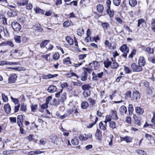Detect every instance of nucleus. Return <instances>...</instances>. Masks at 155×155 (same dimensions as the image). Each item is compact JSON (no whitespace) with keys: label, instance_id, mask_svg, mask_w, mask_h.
<instances>
[{"label":"nucleus","instance_id":"7ed1b4c3","mask_svg":"<svg viewBox=\"0 0 155 155\" xmlns=\"http://www.w3.org/2000/svg\"><path fill=\"white\" fill-rule=\"evenodd\" d=\"M12 27L15 31H20L21 28L20 25L17 22H13L11 24Z\"/></svg>","mask_w":155,"mask_h":155},{"label":"nucleus","instance_id":"5fc2aeb1","mask_svg":"<svg viewBox=\"0 0 155 155\" xmlns=\"http://www.w3.org/2000/svg\"><path fill=\"white\" fill-rule=\"evenodd\" d=\"M146 51L149 54H152L153 53L154 51L152 48L150 47H148L146 49Z\"/></svg>","mask_w":155,"mask_h":155},{"label":"nucleus","instance_id":"bf43d9fd","mask_svg":"<svg viewBox=\"0 0 155 155\" xmlns=\"http://www.w3.org/2000/svg\"><path fill=\"white\" fill-rule=\"evenodd\" d=\"M111 116L109 115H107L106 117L105 120L104 121L106 123H107L108 122H110L111 120Z\"/></svg>","mask_w":155,"mask_h":155},{"label":"nucleus","instance_id":"f03ea898","mask_svg":"<svg viewBox=\"0 0 155 155\" xmlns=\"http://www.w3.org/2000/svg\"><path fill=\"white\" fill-rule=\"evenodd\" d=\"M120 50L122 52L124 53L122 54L124 58H126L127 56V54L129 51L127 45H124L120 48Z\"/></svg>","mask_w":155,"mask_h":155},{"label":"nucleus","instance_id":"a878e982","mask_svg":"<svg viewBox=\"0 0 155 155\" xmlns=\"http://www.w3.org/2000/svg\"><path fill=\"white\" fill-rule=\"evenodd\" d=\"M91 86L89 84H86L83 85L81 87L83 90L85 91L86 90H90L89 89L91 88Z\"/></svg>","mask_w":155,"mask_h":155},{"label":"nucleus","instance_id":"ddd939ff","mask_svg":"<svg viewBox=\"0 0 155 155\" xmlns=\"http://www.w3.org/2000/svg\"><path fill=\"white\" fill-rule=\"evenodd\" d=\"M4 108L6 113L8 114L11 112V108L8 104H6L4 105Z\"/></svg>","mask_w":155,"mask_h":155},{"label":"nucleus","instance_id":"a18cd8bd","mask_svg":"<svg viewBox=\"0 0 155 155\" xmlns=\"http://www.w3.org/2000/svg\"><path fill=\"white\" fill-rule=\"evenodd\" d=\"M63 62L64 64H71V62L70 61L69 57H67L64 59L63 60Z\"/></svg>","mask_w":155,"mask_h":155},{"label":"nucleus","instance_id":"412c9836","mask_svg":"<svg viewBox=\"0 0 155 155\" xmlns=\"http://www.w3.org/2000/svg\"><path fill=\"white\" fill-rule=\"evenodd\" d=\"M101 25L104 30H107L109 28V24L107 22H103Z\"/></svg>","mask_w":155,"mask_h":155},{"label":"nucleus","instance_id":"6e6d98bb","mask_svg":"<svg viewBox=\"0 0 155 155\" xmlns=\"http://www.w3.org/2000/svg\"><path fill=\"white\" fill-rule=\"evenodd\" d=\"M135 119V124L139 126L141 125V123L139 118L137 117L134 118Z\"/></svg>","mask_w":155,"mask_h":155},{"label":"nucleus","instance_id":"7c9ffc66","mask_svg":"<svg viewBox=\"0 0 155 155\" xmlns=\"http://www.w3.org/2000/svg\"><path fill=\"white\" fill-rule=\"evenodd\" d=\"M118 66V64L115 61H114L112 63L111 62V64L110 67L112 69H116Z\"/></svg>","mask_w":155,"mask_h":155},{"label":"nucleus","instance_id":"052dcab7","mask_svg":"<svg viewBox=\"0 0 155 155\" xmlns=\"http://www.w3.org/2000/svg\"><path fill=\"white\" fill-rule=\"evenodd\" d=\"M136 50L133 49L132 52L129 56L128 57L130 58H133V56L136 54Z\"/></svg>","mask_w":155,"mask_h":155},{"label":"nucleus","instance_id":"f257e3e1","mask_svg":"<svg viewBox=\"0 0 155 155\" xmlns=\"http://www.w3.org/2000/svg\"><path fill=\"white\" fill-rule=\"evenodd\" d=\"M133 71L135 72H139L142 71L143 68L142 66L140 65H137L135 63H132L130 66Z\"/></svg>","mask_w":155,"mask_h":155},{"label":"nucleus","instance_id":"1a4fd4ad","mask_svg":"<svg viewBox=\"0 0 155 155\" xmlns=\"http://www.w3.org/2000/svg\"><path fill=\"white\" fill-rule=\"evenodd\" d=\"M119 112L120 115H123L126 114L127 112L126 107L124 105L121 106L119 109Z\"/></svg>","mask_w":155,"mask_h":155},{"label":"nucleus","instance_id":"9b49d317","mask_svg":"<svg viewBox=\"0 0 155 155\" xmlns=\"http://www.w3.org/2000/svg\"><path fill=\"white\" fill-rule=\"evenodd\" d=\"M0 45L1 46L9 45L12 47H13L14 46V45L12 41H8L3 42Z\"/></svg>","mask_w":155,"mask_h":155},{"label":"nucleus","instance_id":"cd10ccee","mask_svg":"<svg viewBox=\"0 0 155 155\" xmlns=\"http://www.w3.org/2000/svg\"><path fill=\"white\" fill-rule=\"evenodd\" d=\"M78 112L77 110V108L75 106H74L72 110H70V114H76V116H78Z\"/></svg>","mask_w":155,"mask_h":155},{"label":"nucleus","instance_id":"69168bd1","mask_svg":"<svg viewBox=\"0 0 155 155\" xmlns=\"http://www.w3.org/2000/svg\"><path fill=\"white\" fill-rule=\"evenodd\" d=\"M61 86L62 88H64L67 87L68 86V84L66 82L63 83H60Z\"/></svg>","mask_w":155,"mask_h":155},{"label":"nucleus","instance_id":"72a5a7b5","mask_svg":"<svg viewBox=\"0 0 155 155\" xmlns=\"http://www.w3.org/2000/svg\"><path fill=\"white\" fill-rule=\"evenodd\" d=\"M28 0H22V2H18L17 3V4L19 6H24L25 4L28 3Z\"/></svg>","mask_w":155,"mask_h":155},{"label":"nucleus","instance_id":"37998d69","mask_svg":"<svg viewBox=\"0 0 155 155\" xmlns=\"http://www.w3.org/2000/svg\"><path fill=\"white\" fill-rule=\"evenodd\" d=\"M149 61L153 64H155V57L149 56L148 57Z\"/></svg>","mask_w":155,"mask_h":155},{"label":"nucleus","instance_id":"9d476101","mask_svg":"<svg viewBox=\"0 0 155 155\" xmlns=\"http://www.w3.org/2000/svg\"><path fill=\"white\" fill-rule=\"evenodd\" d=\"M17 76L15 74H12L8 79V83L11 84L14 83L16 80Z\"/></svg>","mask_w":155,"mask_h":155},{"label":"nucleus","instance_id":"c9c22d12","mask_svg":"<svg viewBox=\"0 0 155 155\" xmlns=\"http://www.w3.org/2000/svg\"><path fill=\"white\" fill-rule=\"evenodd\" d=\"M129 4L131 6L134 7L137 5V1L136 0H130Z\"/></svg>","mask_w":155,"mask_h":155},{"label":"nucleus","instance_id":"de8ad7c7","mask_svg":"<svg viewBox=\"0 0 155 155\" xmlns=\"http://www.w3.org/2000/svg\"><path fill=\"white\" fill-rule=\"evenodd\" d=\"M31 107L32 111L35 112L38 108V105L37 104L33 105L31 104Z\"/></svg>","mask_w":155,"mask_h":155},{"label":"nucleus","instance_id":"2eb2a0df","mask_svg":"<svg viewBox=\"0 0 155 155\" xmlns=\"http://www.w3.org/2000/svg\"><path fill=\"white\" fill-rule=\"evenodd\" d=\"M57 90L56 87L54 85L50 86L48 89V91L49 93H52L56 91Z\"/></svg>","mask_w":155,"mask_h":155},{"label":"nucleus","instance_id":"2f4dec72","mask_svg":"<svg viewBox=\"0 0 155 155\" xmlns=\"http://www.w3.org/2000/svg\"><path fill=\"white\" fill-rule=\"evenodd\" d=\"M88 104L87 101H83L81 104V107L84 109L88 107Z\"/></svg>","mask_w":155,"mask_h":155},{"label":"nucleus","instance_id":"4c0bfd02","mask_svg":"<svg viewBox=\"0 0 155 155\" xmlns=\"http://www.w3.org/2000/svg\"><path fill=\"white\" fill-rule=\"evenodd\" d=\"M77 34L80 36H81L84 33V30L82 28H80L77 30Z\"/></svg>","mask_w":155,"mask_h":155},{"label":"nucleus","instance_id":"ea45409f","mask_svg":"<svg viewBox=\"0 0 155 155\" xmlns=\"http://www.w3.org/2000/svg\"><path fill=\"white\" fill-rule=\"evenodd\" d=\"M14 39L15 41L18 43L21 42V36L19 35H16L14 37Z\"/></svg>","mask_w":155,"mask_h":155},{"label":"nucleus","instance_id":"0e129e2a","mask_svg":"<svg viewBox=\"0 0 155 155\" xmlns=\"http://www.w3.org/2000/svg\"><path fill=\"white\" fill-rule=\"evenodd\" d=\"M113 3L116 6H118L120 3V0H113Z\"/></svg>","mask_w":155,"mask_h":155},{"label":"nucleus","instance_id":"c03bdc74","mask_svg":"<svg viewBox=\"0 0 155 155\" xmlns=\"http://www.w3.org/2000/svg\"><path fill=\"white\" fill-rule=\"evenodd\" d=\"M151 29L155 32V19H153L151 21Z\"/></svg>","mask_w":155,"mask_h":155},{"label":"nucleus","instance_id":"680f3d73","mask_svg":"<svg viewBox=\"0 0 155 155\" xmlns=\"http://www.w3.org/2000/svg\"><path fill=\"white\" fill-rule=\"evenodd\" d=\"M145 23V21L144 20L142 19H140L138 20V24L137 26L139 27L140 25L143 23Z\"/></svg>","mask_w":155,"mask_h":155},{"label":"nucleus","instance_id":"864d4df0","mask_svg":"<svg viewBox=\"0 0 155 155\" xmlns=\"http://www.w3.org/2000/svg\"><path fill=\"white\" fill-rule=\"evenodd\" d=\"M88 100L90 105L93 106L95 104V100L91 98H88Z\"/></svg>","mask_w":155,"mask_h":155},{"label":"nucleus","instance_id":"8fccbe9b","mask_svg":"<svg viewBox=\"0 0 155 155\" xmlns=\"http://www.w3.org/2000/svg\"><path fill=\"white\" fill-rule=\"evenodd\" d=\"M36 29L39 31H42L43 29L40 24H37L35 25Z\"/></svg>","mask_w":155,"mask_h":155},{"label":"nucleus","instance_id":"49530a36","mask_svg":"<svg viewBox=\"0 0 155 155\" xmlns=\"http://www.w3.org/2000/svg\"><path fill=\"white\" fill-rule=\"evenodd\" d=\"M27 110V106L26 105L23 103V104L21 106L20 110L24 111L25 112Z\"/></svg>","mask_w":155,"mask_h":155},{"label":"nucleus","instance_id":"b1692460","mask_svg":"<svg viewBox=\"0 0 155 155\" xmlns=\"http://www.w3.org/2000/svg\"><path fill=\"white\" fill-rule=\"evenodd\" d=\"M66 40L67 41L70 45H73L74 43V41L70 36H67L66 38Z\"/></svg>","mask_w":155,"mask_h":155},{"label":"nucleus","instance_id":"a211bd4d","mask_svg":"<svg viewBox=\"0 0 155 155\" xmlns=\"http://www.w3.org/2000/svg\"><path fill=\"white\" fill-rule=\"evenodd\" d=\"M96 8L97 11L99 13H102L104 9L103 6L102 5L100 4L97 5Z\"/></svg>","mask_w":155,"mask_h":155},{"label":"nucleus","instance_id":"f3484780","mask_svg":"<svg viewBox=\"0 0 155 155\" xmlns=\"http://www.w3.org/2000/svg\"><path fill=\"white\" fill-rule=\"evenodd\" d=\"M111 117L114 120H117L118 117L117 115V113L116 110H112L111 111Z\"/></svg>","mask_w":155,"mask_h":155},{"label":"nucleus","instance_id":"79ce46f5","mask_svg":"<svg viewBox=\"0 0 155 155\" xmlns=\"http://www.w3.org/2000/svg\"><path fill=\"white\" fill-rule=\"evenodd\" d=\"M72 23L71 21H65L63 24L64 27H68L71 25V24Z\"/></svg>","mask_w":155,"mask_h":155},{"label":"nucleus","instance_id":"dca6fc26","mask_svg":"<svg viewBox=\"0 0 155 155\" xmlns=\"http://www.w3.org/2000/svg\"><path fill=\"white\" fill-rule=\"evenodd\" d=\"M43 152V151H41L39 150H36L30 151L28 153V155H35L41 153Z\"/></svg>","mask_w":155,"mask_h":155},{"label":"nucleus","instance_id":"09e8293b","mask_svg":"<svg viewBox=\"0 0 155 155\" xmlns=\"http://www.w3.org/2000/svg\"><path fill=\"white\" fill-rule=\"evenodd\" d=\"M104 67L106 68H108L110 65L111 66V61H109L108 60H107L104 61Z\"/></svg>","mask_w":155,"mask_h":155},{"label":"nucleus","instance_id":"e2e57ef3","mask_svg":"<svg viewBox=\"0 0 155 155\" xmlns=\"http://www.w3.org/2000/svg\"><path fill=\"white\" fill-rule=\"evenodd\" d=\"M26 5V8L28 10H31L32 8V4L31 3H28L25 4Z\"/></svg>","mask_w":155,"mask_h":155},{"label":"nucleus","instance_id":"c85d7f7f","mask_svg":"<svg viewBox=\"0 0 155 155\" xmlns=\"http://www.w3.org/2000/svg\"><path fill=\"white\" fill-rule=\"evenodd\" d=\"M71 143L73 145H78L79 143V140L77 138H74L71 140Z\"/></svg>","mask_w":155,"mask_h":155},{"label":"nucleus","instance_id":"c756f323","mask_svg":"<svg viewBox=\"0 0 155 155\" xmlns=\"http://www.w3.org/2000/svg\"><path fill=\"white\" fill-rule=\"evenodd\" d=\"M91 94L90 90L84 91L83 92V95L84 97H87L90 96Z\"/></svg>","mask_w":155,"mask_h":155},{"label":"nucleus","instance_id":"473e14b6","mask_svg":"<svg viewBox=\"0 0 155 155\" xmlns=\"http://www.w3.org/2000/svg\"><path fill=\"white\" fill-rule=\"evenodd\" d=\"M34 10L36 13H40L42 14H44V11L39 8H36L35 9H34Z\"/></svg>","mask_w":155,"mask_h":155},{"label":"nucleus","instance_id":"0eeeda50","mask_svg":"<svg viewBox=\"0 0 155 155\" xmlns=\"http://www.w3.org/2000/svg\"><path fill=\"white\" fill-rule=\"evenodd\" d=\"M96 138L99 141H101L102 134L101 131L99 129L97 130L96 133L95 134Z\"/></svg>","mask_w":155,"mask_h":155},{"label":"nucleus","instance_id":"338daca9","mask_svg":"<svg viewBox=\"0 0 155 155\" xmlns=\"http://www.w3.org/2000/svg\"><path fill=\"white\" fill-rule=\"evenodd\" d=\"M2 100L4 102H7L8 100V98L4 94H2Z\"/></svg>","mask_w":155,"mask_h":155},{"label":"nucleus","instance_id":"4d7b16f0","mask_svg":"<svg viewBox=\"0 0 155 155\" xmlns=\"http://www.w3.org/2000/svg\"><path fill=\"white\" fill-rule=\"evenodd\" d=\"M59 58V55L58 53H55L53 56V58L55 60H58Z\"/></svg>","mask_w":155,"mask_h":155},{"label":"nucleus","instance_id":"6e6552de","mask_svg":"<svg viewBox=\"0 0 155 155\" xmlns=\"http://www.w3.org/2000/svg\"><path fill=\"white\" fill-rule=\"evenodd\" d=\"M23 117L22 115H19L17 117V124L19 127H22L23 126Z\"/></svg>","mask_w":155,"mask_h":155},{"label":"nucleus","instance_id":"4468645a","mask_svg":"<svg viewBox=\"0 0 155 155\" xmlns=\"http://www.w3.org/2000/svg\"><path fill=\"white\" fill-rule=\"evenodd\" d=\"M145 60L144 58L143 57H140L138 61V64L141 66H143L145 64Z\"/></svg>","mask_w":155,"mask_h":155},{"label":"nucleus","instance_id":"f8f14e48","mask_svg":"<svg viewBox=\"0 0 155 155\" xmlns=\"http://www.w3.org/2000/svg\"><path fill=\"white\" fill-rule=\"evenodd\" d=\"M88 76L87 73L86 71H84L83 72L81 75V79L82 81H86L87 79Z\"/></svg>","mask_w":155,"mask_h":155},{"label":"nucleus","instance_id":"6ab92c4d","mask_svg":"<svg viewBox=\"0 0 155 155\" xmlns=\"http://www.w3.org/2000/svg\"><path fill=\"white\" fill-rule=\"evenodd\" d=\"M121 140L122 141H125L127 143H129L131 142L132 139L130 137L126 136L124 137H121Z\"/></svg>","mask_w":155,"mask_h":155},{"label":"nucleus","instance_id":"603ef678","mask_svg":"<svg viewBox=\"0 0 155 155\" xmlns=\"http://www.w3.org/2000/svg\"><path fill=\"white\" fill-rule=\"evenodd\" d=\"M134 110L133 105L131 104H129L128 107V112L129 114H131Z\"/></svg>","mask_w":155,"mask_h":155},{"label":"nucleus","instance_id":"bb28decb","mask_svg":"<svg viewBox=\"0 0 155 155\" xmlns=\"http://www.w3.org/2000/svg\"><path fill=\"white\" fill-rule=\"evenodd\" d=\"M66 99V94L64 93L61 96L60 101L62 103H64Z\"/></svg>","mask_w":155,"mask_h":155},{"label":"nucleus","instance_id":"58836bf2","mask_svg":"<svg viewBox=\"0 0 155 155\" xmlns=\"http://www.w3.org/2000/svg\"><path fill=\"white\" fill-rule=\"evenodd\" d=\"M106 12L109 15V16L111 18L113 17L114 13L113 10L111 11L110 9H107L106 10Z\"/></svg>","mask_w":155,"mask_h":155},{"label":"nucleus","instance_id":"aec40b11","mask_svg":"<svg viewBox=\"0 0 155 155\" xmlns=\"http://www.w3.org/2000/svg\"><path fill=\"white\" fill-rule=\"evenodd\" d=\"M135 111L137 113L139 114H142L144 112L143 110L140 107H136Z\"/></svg>","mask_w":155,"mask_h":155},{"label":"nucleus","instance_id":"39448f33","mask_svg":"<svg viewBox=\"0 0 155 155\" xmlns=\"http://www.w3.org/2000/svg\"><path fill=\"white\" fill-rule=\"evenodd\" d=\"M50 141L53 143L58 144L59 143L58 139L56 135L55 134H52L50 137Z\"/></svg>","mask_w":155,"mask_h":155},{"label":"nucleus","instance_id":"3c124183","mask_svg":"<svg viewBox=\"0 0 155 155\" xmlns=\"http://www.w3.org/2000/svg\"><path fill=\"white\" fill-rule=\"evenodd\" d=\"M18 21L21 23H23L26 21L25 18V17H21L18 18Z\"/></svg>","mask_w":155,"mask_h":155},{"label":"nucleus","instance_id":"4be33fe9","mask_svg":"<svg viewBox=\"0 0 155 155\" xmlns=\"http://www.w3.org/2000/svg\"><path fill=\"white\" fill-rule=\"evenodd\" d=\"M8 69H11L12 70H17L19 71H25L26 69L23 67H16V68H8Z\"/></svg>","mask_w":155,"mask_h":155},{"label":"nucleus","instance_id":"f704fd0d","mask_svg":"<svg viewBox=\"0 0 155 155\" xmlns=\"http://www.w3.org/2000/svg\"><path fill=\"white\" fill-rule=\"evenodd\" d=\"M109 126L110 128L113 129L114 128H115L116 127V124L114 121H110L109 122Z\"/></svg>","mask_w":155,"mask_h":155},{"label":"nucleus","instance_id":"13d9d810","mask_svg":"<svg viewBox=\"0 0 155 155\" xmlns=\"http://www.w3.org/2000/svg\"><path fill=\"white\" fill-rule=\"evenodd\" d=\"M58 76L57 74H49L46 76L45 78L46 79L51 78L53 77H56Z\"/></svg>","mask_w":155,"mask_h":155},{"label":"nucleus","instance_id":"423d86ee","mask_svg":"<svg viewBox=\"0 0 155 155\" xmlns=\"http://www.w3.org/2000/svg\"><path fill=\"white\" fill-rule=\"evenodd\" d=\"M140 95L138 91H134L132 94L131 98L132 100H137L140 98Z\"/></svg>","mask_w":155,"mask_h":155},{"label":"nucleus","instance_id":"393cba45","mask_svg":"<svg viewBox=\"0 0 155 155\" xmlns=\"http://www.w3.org/2000/svg\"><path fill=\"white\" fill-rule=\"evenodd\" d=\"M50 42L49 40H45L42 41L40 45V47L41 48H45L47 44Z\"/></svg>","mask_w":155,"mask_h":155},{"label":"nucleus","instance_id":"a19ab883","mask_svg":"<svg viewBox=\"0 0 155 155\" xmlns=\"http://www.w3.org/2000/svg\"><path fill=\"white\" fill-rule=\"evenodd\" d=\"M100 128L102 130H106V127H104V123L101 122L99 124Z\"/></svg>","mask_w":155,"mask_h":155},{"label":"nucleus","instance_id":"e433bc0d","mask_svg":"<svg viewBox=\"0 0 155 155\" xmlns=\"http://www.w3.org/2000/svg\"><path fill=\"white\" fill-rule=\"evenodd\" d=\"M124 70L126 73L127 74H130L132 72V70L130 68L126 66H124Z\"/></svg>","mask_w":155,"mask_h":155},{"label":"nucleus","instance_id":"774afa93","mask_svg":"<svg viewBox=\"0 0 155 155\" xmlns=\"http://www.w3.org/2000/svg\"><path fill=\"white\" fill-rule=\"evenodd\" d=\"M73 84L74 86H80L82 84V83H81L78 82H73Z\"/></svg>","mask_w":155,"mask_h":155},{"label":"nucleus","instance_id":"5701e85b","mask_svg":"<svg viewBox=\"0 0 155 155\" xmlns=\"http://www.w3.org/2000/svg\"><path fill=\"white\" fill-rule=\"evenodd\" d=\"M92 64L94 66V68H93V69L97 70L99 68V63L98 62L96 61H94Z\"/></svg>","mask_w":155,"mask_h":155},{"label":"nucleus","instance_id":"20e7f679","mask_svg":"<svg viewBox=\"0 0 155 155\" xmlns=\"http://www.w3.org/2000/svg\"><path fill=\"white\" fill-rule=\"evenodd\" d=\"M92 137V134L91 133L88 134H84L81 135L79 136V139L82 141H86L88 139L91 138Z\"/></svg>","mask_w":155,"mask_h":155}]
</instances>
